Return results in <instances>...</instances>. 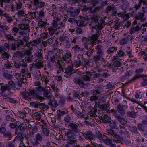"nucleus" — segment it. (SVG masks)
Returning <instances> with one entry per match:
<instances>
[{"label": "nucleus", "instance_id": "obj_20", "mask_svg": "<svg viewBox=\"0 0 147 147\" xmlns=\"http://www.w3.org/2000/svg\"><path fill=\"white\" fill-rule=\"evenodd\" d=\"M142 25L141 24L138 23L136 27H133L129 30V34H132L136 32H138L141 30Z\"/></svg>", "mask_w": 147, "mask_h": 147}, {"label": "nucleus", "instance_id": "obj_60", "mask_svg": "<svg viewBox=\"0 0 147 147\" xmlns=\"http://www.w3.org/2000/svg\"><path fill=\"white\" fill-rule=\"evenodd\" d=\"M33 116L34 118L37 120H40L41 118V116L40 114L38 112H36L33 114Z\"/></svg>", "mask_w": 147, "mask_h": 147}, {"label": "nucleus", "instance_id": "obj_58", "mask_svg": "<svg viewBox=\"0 0 147 147\" xmlns=\"http://www.w3.org/2000/svg\"><path fill=\"white\" fill-rule=\"evenodd\" d=\"M20 122H16L14 123H10L9 124V126L12 128H14L16 127H18L20 125Z\"/></svg>", "mask_w": 147, "mask_h": 147}, {"label": "nucleus", "instance_id": "obj_8", "mask_svg": "<svg viewBox=\"0 0 147 147\" xmlns=\"http://www.w3.org/2000/svg\"><path fill=\"white\" fill-rule=\"evenodd\" d=\"M101 7L96 8L93 10L91 7H88L84 6L82 7V9L84 11L89 13H92L94 14L97 15V14L100 10Z\"/></svg>", "mask_w": 147, "mask_h": 147}, {"label": "nucleus", "instance_id": "obj_9", "mask_svg": "<svg viewBox=\"0 0 147 147\" xmlns=\"http://www.w3.org/2000/svg\"><path fill=\"white\" fill-rule=\"evenodd\" d=\"M27 50H25L22 49L20 51H17L14 53V55L18 58L20 59L21 60H24Z\"/></svg>", "mask_w": 147, "mask_h": 147}, {"label": "nucleus", "instance_id": "obj_50", "mask_svg": "<svg viewBox=\"0 0 147 147\" xmlns=\"http://www.w3.org/2000/svg\"><path fill=\"white\" fill-rule=\"evenodd\" d=\"M10 56V55L8 54L7 52H6L4 53L1 54V57L3 60H7L8 59Z\"/></svg>", "mask_w": 147, "mask_h": 147}, {"label": "nucleus", "instance_id": "obj_48", "mask_svg": "<svg viewBox=\"0 0 147 147\" xmlns=\"http://www.w3.org/2000/svg\"><path fill=\"white\" fill-rule=\"evenodd\" d=\"M25 129V126L24 125H21V124H20V125L16 128V130H17L18 132L19 131L21 132L22 131H24Z\"/></svg>", "mask_w": 147, "mask_h": 147}, {"label": "nucleus", "instance_id": "obj_24", "mask_svg": "<svg viewBox=\"0 0 147 147\" xmlns=\"http://www.w3.org/2000/svg\"><path fill=\"white\" fill-rule=\"evenodd\" d=\"M68 126L70 127L72 131L75 132L77 133L78 132V127L79 126V125L78 123L74 124L71 123L68 125Z\"/></svg>", "mask_w": 147, "mask_h": 147}, {"label": "nucleus", "instance_id": "obj_12", "mask_svg": "<svg viewBox=\"0 0 147 147\" xmlns=\"http://www.w3.org/2000/svg\"><path fill=\"white\" fill-rule=\"evenodd\" d=\"M48 30L49 33L51 36H52L53 34L57 35L59 31V29L57 28L53 23H52V26L51 27L48 28Z\"/></svg>", "mask_w": 147, "mask_h": 147}, {"label": "nucleus", "instance_id": "obj_45", "mask_svg": "<svg viewBox=\"0 0 147 147\" xmlns=\"http://www.w3.org/2000/svg\"><path fill=\"white\" fill-rule=\"evenodd\" d=\"M109 105L108 104H105L102 105L100 107L101 109L105 111H108L109 109Z\"/></svg>", "mask_w": 147, "mask_h": 147}, {"label": "nucleus", "instance_id": "obj_39", "mask_svg": "<svg viewBox=\"0 0 147 147\" xmlns=\"http://www.w3.org/2000/svg\"><path fill=\"white\" fill-rule=\"evenodd\" d=\"M29 34H26V35H24L23 36H19V37L22 39V41L26 43L28 42V40H29Z\"/></svg>", "mask_w": 147, "mask_h": 147}, {"label": "nucleus", "instance_id": "obj_42", "mask_svg": "<svg viewBox=\"0 0 147 147\" xmlns=\"http://www.w3.org/2000/svg\"><path fill=\"white\" fill-rule=\"evenodd\" d=\"M97 111V109H96L95 108H92L91 110L89 112V115L91 117H95L97 116V115L96 114Z\"/></svg>", "mask_w": 147, "mask_h": 147}, {"label": "nucleus", "instance_id": "obj_46", "mask_svg": "<svg viewBox=\"0 0 147 147\" xmlns=\"http://www.w3.org/2000/svg\"><path fill=\"white\" fill-rule=\"evenodd\" d=\"M116 50L117 49H115L114 47H110L107 50V52L108 54H109L111 53H113L115 51L116 52Z\"/></svg>", "mask_w": 147, "mask_h": 147}, {"label": "nucleus", "instance_id": "obj_40", "mask_svg": "<svg viewBox=\"0 0 147 147\" xmlns=\"http://www.w3.org/2000/svg\"><path fill=\"white\" fill-rule=\"evenodd\" d=\"M97 38V36H96V35L94 34L92 35L91 38H90V44H92V47L93 45V43H95L96 41Z\"/></svg>", "mask_w": 147, "mask_h": 147}, {"label": "nucleus", "instance_id": "obj_52", "mask_svg": "<svg viewBox=\"0 0 147 147\" xmlns=\"http://www.w3.org/2000/svg\"><path fill=\"white\" fill-rule=\"evenodd\" d=\"M120 22L121 21L120 20H116L115 21V24L113 27V28H115L116 29H118L120 26Z\"/></svg>", "mask_w": 147, "mask_h": 147}, {"label": "nucleus", "instance_id": "obj_31", "mask_svg": "<svg viewBox=\"0 0 147 147\" xmlns=\"http://www.w3.org/2000/svg\"><path fill=\"white\" fill-rule=\"evenodd\" d=\"M41 61L36 59L35 61L34 65L38 69H40L42 67H43V62Z\"/></svg>", "mask_w": 147, "mask_h": 147}, {"label": "nucleus", "instance_id": "obj_35", "mask_svg": "<svg viewBox=\"0 0 147 147\" xmlns=\"http://www.w3.org/2000/svg\"><path fill=\"white\" fill-rule=\"evenodd\" d=\"M121 65V63L118 61H115L113 62V63L110 64L109 65L108 68H113V67H119Z\"/></svg>", "mask_w": 147, "mask_h": 147}, {"label": "nucleus", "instance_id": "obj_6", "mask_svg": "<svg viewBox=\"0 0 147 147\" xmlns=\"http://www.w3.org/2000/svg\"><path fill=\"white\" fill-rule=\"evenodd\" d=\"M45 58L46 59L49 58V61L50 63H55L56 64L55 61L57 60V57L55 56V54L52 51H49L47 52Z\"/></svg>", "mask_w": 147, "mask_h": 147}, {"label": "nucleus", "instance_id": "obj_26", "mask_svg": "<svg viewBox=\"0 0 147 147\" xmlns=\"http://www.w3.org/2000/svg\"><path fill=\"white\" fill-rule=\"evenodd\" d=\"M115 117L120 123L121 125L125 126L127 123V121L123 119L121 116L117 115H116Z\"/></svg>", "mask_w": 147, "mask_h": 147}, {"label": "nucleus", "instance_id": "obj_11", "mask_svg": "<svg viewBox=\"0 0 147 147\" xmlns=\"http://www.w3.org/2000/svg\"><path fill=\"white\" fill-rule=\"evenodd\" d=\"M87 17H82L80 18V19L76 20V24L78 26L83 27L85 26L88 23Z\"/></svg>", "mask_w": 147, "mask_h": 147}, {"label": "nucleus", "instance_id": "obj_37", "mask_svg": "<svg viewBox=\"0 0 147 147\" xmlns=\"http://www.w3.org/2000/svg\"><path fill=\"white\" fill-rule=\"evenodd\" d=\"M108 123L112 129H118V127L116 125V122L113 120L110 121Z\"/></svg>", "mask_w": 147, "mask_h": 147}, {"label": "nucleus", "instance_id": "obj_15", "mask_svg": "<svg viewBox=\"0 0 147 147\" xmlns=\"http://www.w3.org/2000/svg\"><path fill=\"white\" fill-rule=\"evenodd\" d=\"M143 69L141 68H139L135 70V72L136 74L135 75V76H134L133 78L128 82L127 83H128L131 82L134 80L137 79H138L141 78L142 75H140V74L142 72Z\"/></svg>", "mask_w": 147, "mask_h": 147}, {"label": "nucleus", "instance_id": "obj_43", "mask_svg": "<svg viewBox=\"0 0 147 147\" xmlns=\"http://www.w3.org/2000/svg\"><path fill=\"white\" fill-rule=\"evenodd\" d=\"M63 44L64 47L68 49L71 46L70 42L69 40V39L68 38L67 39L64 41L63 42Z\"/></svg>", "mask_w": 147, "mask_h": 147}, {"label": "nucleus", "instance_id": "obj_38", "mask_svg": "<svg viewBox=\"0 0 147 147\" xmlns=\"http://www.w3.org/2000/svg\"><path fill=\"white\" fill-rule=\"evenodd\" d=\"M57 118L59 120L61 119V117L63 116L65 114V111L59 110L57 111Z\"/></svg>", "mask_w": 147, "mask_h": 147}, {"label": "nucleus", "instance_id": "obj_61", "mask_svg": "<svg viewBox=\"0 0 147 147\" xmlns=\"http://www.w3.org/2000/svg\"><path fill=\"white\" fill-rule=\"evenodd\" d=\"M90 93L87 91L82 92L79 95V97L81 98L83 97H87L89 95Z\"/></svg>", "mask_w": 147, "mask_h": 147}, {"label": "nucleus", "instance_id": "obj_1", "mask_svg": "<svg viewBox=\"0 0 147 147\" xmlns=\"http://www.w3.org/2000/svg\"><path fill=\"white\" fill-rule=\"evenodd\" d=\"M92 76V74L90 73L86 72L82 76L81 78H80L81 75L76 73L73 79V81L75 84H78L80 87L85 88L86 86H88V84H84L83 80L85 81H90L91 80Z\"/></svg>", "mask_w": 147, "mask_h": 147}, {"label": "nucleus", "instance_id": "obj_21", "mask_svg": "<svg viewBox=\"0 0 147 147\" xmlns=\"http://www.w3.org/2000/svg\"><path fill=\"white\" fill-rule=\"evenodd\" d=\"M3 76L5 78L8 80H11L13 78L11 75V72H9L7 70H5L3 71L2 73Z\"/></svg>", "mask_w": 147, "mask_h": 147}, {"label": "nucleus", "instance_id": "obj_22", "mask_svg": "<svg viewBox=\"0 0 147 147\" xmlns=\"http://www.w3.org/2000/svg\"><path fill=\"white\" fill-rule=\"evenodd\" d=\"M95 49L97 50L96 53L97 55L103 57L104 55V52L102 49V46L100 45L97 46L95 47Z\"/></svg>", "mask_w": 147, "mask_h": 147}, {"label": "nucleus", "instance_id": "obj_10", "mask_svg": "<svg viewBox=\"0 0 147 147\" xmlns=\"http://www.w3.org/2000/svg\"><path fill=\"white\" fill-rule=\"evenodd\" d=\"M24 45V42L22 40L18 39L14 41V43L12 44L10 46V49L14 50L16 49V48H19V47L22 46Z\"/></svg>", "mask_w": 147, "mask_h": 147}, {"label": "nucleus", "instance_id": "obj_25", "mask_svg": "<svg viewBox=\"0 0 147 147\" xmlns=\"http://www.w3.org/2000/svg\"><path fill=\"white\" fill-rule=\"evenodd\" d=\"M18 26L21 29L25 30L27 32H29L30 31V26L27 24H21Z\"/></svg>", "mask_w": 147, "mask_h": 147}, {"label": "nucleus", "instance_id": "obj_23", "mask_svg": "<svg viewBox=\"0 0 147 147\" xmlns=\"http://www.w3.org/2000/svg\"><path fill=\"white\" fill-rule=\"evenodd\" d=\"M15 134L17 135V137H18V140L21 141L22 142L24 137H25V135L24 133L21 131H17V130H16Z\"/></svg>", "mask_w": 147, "mask_h": 147}, {"label": "nucleus", "instance_id": "obj_36", "mask_svg": "<svg viewBox=\"0 0 147 147\" xmlns=\"http://www.w3.org/2000/svg\"><path fill=\"white\" fill-rule=\"evenodd\" d=\"M101 119L102 120V122L105 123H109V122L110 121V118L108 117V115L107 114L105 115L103 117H101Z\"/></svg>", "mask_w": 147, "mask_h": 147}, {"label": "nucleus", "instance_id": "obj_19", "mask_svg": "<svg viewBox=\"0 0 147 147\" xmlns=\"http://www.w3.org/2000/svg\"><path fill=\"white\" fill-rule=\"evenodd\" d=\"M82 136L85 139H89L91 141L93 140L94 135L91 131H89L85 133H83Z\"/></svg>", "mask_w": 147, "mask_h": 147}, {"label": "nucleus", "instance_id": "obj_2", "mask_svg": "<svg viewBox=\"0 0 147 147\" xmlns=\"http://www.w3.org/2000/svg\"><path fill=\"white\" fill-rule=\"evenodd\" d=\"M89 17H87L88 21L90 22V25L92 26V29H102V25L100 24L98 22V18L100 16L90 13Z\"/></svg>", "mask_w": 147, "mask_h": 147}, {"label": "nucleus", "instance_id": "obj_4", "mask_svg": "<svg viewBox=\"0 0 147 147\" xmlns=\"http://www.w3.org/2000/svg\"><path fill=\"white\" fill-rule=\"evenodd\" d=\"M106 132L107 134L111 137H113L114 138L116 139L117 140L113 139V141L115 142L117 141H121L122 140V138L119 136L114 131L111 129H107L106 130Z\"/></svg>", "mask_w": 147, "mask_h": 147}, {"label": "nucleus", "instance_id": "obj_30", "mask_svg": "<svg viewBox=\"0 0 147 147\" xmlns=\"http://www.w3.org/2000/svg\"><path fill=\"white\" fill-rule=\"evenodd\" d=\"M38 131V127L36 125L35 123L34 124L32 127L30 129L29 131V134L31 135H33L35 133H36Z\"/></svg>", "mask_w": 147, "mask_h": 147}, {"label": "nucleus", "instance_id": "obj_5", "mask_svg": "<svg viewBox=\"0 0 147 147\" xmlns=\"http://www.w3.org/2000/svg\"><path fill=\"white\" fill-rule=\"evenodd\" d=\"M60 53H62L63 57L62 59L66 63H69L71 60V53L67 50L63 51L62 50H59Z\"/></svg>", "mask_w": 147, "mask_h": 147}, {"label": "nucleus", "instance_id": "obj_7", "mask_svg": "<svg viewBox=\"0 0 147 147\" xmlns=\"http://www.w3.org/2000/svg\"><path fill=\"white\" fill-rule=\"evenodd\" d=\"M67 20V19L64 18L62 21L60 22L59 19H56L54 20L53 23L59 30V29L63 28L65 26V23Z\"/></svg>", "mask_w": 147, "mask_h": 147}, {"label": "nucleus", "instance_id": "obj_63", "mask_svg": "<svg viewBox=\"0 0 147 147\" xmlns=\"http://www.w3.org/2000/svg\"><path fill=\"white\" fill-rule=\"evenodd\" d=\"M74 63L75 66H79L81 64V60L77 59V60L74 61Z\"/></svg>", "mask_w": 147, "mask_h": 147}, {"label": "nucleus", "instance_id": "obj_16", "mask_svg": "<svg viewBox=\"0 0 147 147\" xmlns=\"http://www.w3.org/2000/svg\"><path fill=\"white\" fill-rule=\"evenodd\" d=\"M67 12L70 14L72 17H75L79 14L80 10L78 9H74L73 7H71L67 10Z\"/></svg>", "mask_w": 147, "mask_h": 147}, {"label": "nucleus", "instance_id": "obj_59", "mask_svg": "<svg viewBox=\"0 0 147 147\" xmlns=\"http://www.w3.org/2000/svg\"><path fill=\"white\" fill-rule=\"evenodd\" d=\"M91 92L93 95L98 94L100 93V89L97 88L96 89L91 90Z\"/></svg>", "mask_w": 147, "mask_h": 147}, {"label": "nucleus", "instance_id": "obj_29", "mask_svg": "<svg viewBox=\"0 0 147 147\" xmlns=\"http://www.w3.org/2000/svg\"><path fill=\"white\" fill-rule=\"evenodd\" d=\"M4 9L8 11L14 12L15 11V9L14 5L13 4H11L9 5H5Z\"/></svg>", "mask_w": 147, "mask_h": 147}, {"label": "nucleus", "instance_id": "obj_13", "mask_svg": "<svg viewBox=\"0 0 147 147\" xmlns=\"http://www.w3.org/2000/svg\"><path fill=\"white\" fill-rule=\"evenodd\" d=\"M0 133L2 134L5 137H8L10 138H11V133L9 131H6V128L3 126L0 127Z\"/></svg>", "mask_w": 147, "mask_h": 147}, {"label": "nucleus", "instance_id": "obj_28", "mask_svg": "<svg viewBox=\"0 0 147 147\" xmlns=\"http://www.w3.org/2000/svg\"><path fill=\"white\" fill-rule=\"evenodd\" d=\"M57 63L59 65V69L63 70L65 69V64L62 59H59L57 61Z\"/></svg>", "mask_w": 147, "mask_h": 147}, {"label": "nucleus", "instance_id": "obj_47", "mask_svg": "<svg viewBox=\"0 0 147 147\" xmlns=\"http://www.w3.org/2000/svg\"><path fill=\"white\" fill-rule=\"evenodd\" d=\"M64 120L65 122L67 124H69L71 120V117L68 115H66L64 118Z\"/></svg>", "mask_w": 147, "mask_h": 147}, {"label": "nucleus", "instance_id": "obj_14", "mask_svg": "<svg viewBox=\"0 0 147 147\" xmlns=\"http://www.w3.org/2000/svg\"><path fill=\"white\" fill-rule=\"evenodd\" d=\"M28 15L25 14L23 10L19 11L13 16V17L16 21H18L21 19V17H27Z\"/></svg>", "mask_w": 147, "mask_h": 147}, {"label": "nucleus", "instance_id": "obj_3", "mask_svg": "<svg viewBox=\"0 0 147 147\" xmlns=\"http://www.w3.org/2000/svg\"><path fill=\"white\" fill-rule=\"evenodd\" d=\"M127 102L123 100L121 104H119L116 107L117 111L119 114L122 117H124L125 115V110L128 108L127 105Z\"/></svg>", "mask_w": 147, "mask_h": 147}, {"label": "nucleus", "instance_id": "obj_33", "mask_svg": "<svg viewBox=\"0 0 147 147\" xmlns=\"http://www.w3.org/2000/svg\"><path fill=\"white\" fill-rule=\"evenodd\" d=\"M53 40L51 38L48 39L46 41H42V44L43 46L45 47L47 46H49L51 45L53 43Z\"/></svg>", "mask_w": 147, "mask_h": 147}, {"label": "nucleus", "instance_id": "obj_34", "mask_svg": "<svg viewBox=\"0 0 147 147\" xmlns=\"http://www.w3.org/2000/svg\"><path fill=\"white\" fill-rule=\"evenodd\" d=\"M47 24V22L43 21L41 19H39L38 21V25L40 28L45 27Z\"/></svg>", "mask_w": 147, "mask_h": 147}, {"label": "nucleus", "instance_id": "obj_57", "mask_svg": "<svg viewBox=\"0 0 147 147\" xmlns=\"http://www.w3.org/2000/svg\"><path fill=\"white\" fill-rule=\"evenodd\" d=\"M129 72H131V71H127L125 74V75L123 76H121L120 77V78L122 79L123 80H124L125 79H127L129 77L130 75Z\"/></svg>", "mask_w": 147, "mask_h": 147}, {"label": "nucleus", "instance_id": "obj_51", "mask_svg": "<svg viewBox=\"0 0 147 147\" xmlns=\"http://www.w3.org/2000/svg\"><path fill=\"white\" fill-rule=\"evenodd\" d=\"M93 59L96 63H97L99 61L103 59V58L97 55L94 56Z\"/></svg>", "mask_w": 147, "mask_h": 147}, {"label": "nucleus", "instance_id": "obj_62", "mask_svg": "<svg viewBox=\"0 0 147 147\" xmlns=\"http://www.w3.org/2000/svg\"><path fill=\"white\" fill-rule=\"evenodd\" d=\"M29 92L31 95L34 97H35L37 94L36 90L34 89H29Z\"/></svg>", "mask_w": 147, "mask_h": 147}, {"label": "nucleus", "instance_id": "obj_17", "mask_svg": "<svg viewBox=\"0 0 147 147\" xmlns=\"http://www.w3.org/2000/svg\"><path fill=\"white\" fill-rule=\"evenodd\" d=\"M65 136L68 139H74L76 138V134L73 132L71 130H69L68 131L64 132Z\"/></svg>", "mask_w": 147, "mask_h": 147}, {"label": "nucleus", "instance_id": "obj_56", "mask_svg": "<svg viewBox=\"0 0 147 147\" xmlns=\"http://www.w3.org/2000/svg\"><path fill=\"white\" fill-rule=\"evenodd\" d=\"M34 55L36 57H38L40 60H41L43 59L42 55L41 52V51H40V52L38 51L35 53Z\"/></svg>", "mask_w": 147, "mask_h": 147}, {"label": "nucleus", "instance_id": "obj_27", "mask_svg": "<svg viewBox=\"0 0 147 147\" xmlns=\"http://www.w3.org/2000/svg\"><path fill=\"white\" fill-rule=\"evenodd\" d=\"M144 16V14L143 13H139L138 14L135 15V18L136 19L140 20L141 22H143L146 20V18H143Z\"/></svg>", "mask_w": 147, "mask_h": 147}, {"label": "nucleus", "instance_id": "obj_18", "mask_svg": "<svg viewBox=\"0 0 147 147\" xmlns=\"http://www.w3.org/2000/svg\"><path fill=\"white\" fill-rule=\"evenodd\" d=\"M26 56L24 58V60L26 62L30 63L32 61L33 55L32 54L30 50H27V53L26 55Z\"/></svg>", "mask_w": 147, "mask_h": 147}, {"label": "nucleus", "instance_id": "obj_44", "mask_svg": "<svg viewBox=\"0 0 147 147\" xmlns=\"http://www.w3.org/2000/svg\"><path fill=\"white\" fill-rule=\"evenodd\" d=\"M8 84L11 87V89L13 88L14 89H17L16 84L13 82L12 80H10L8 82Z\"/></svg>", "mask_w": 147, "mask_h": 147}, {"label": "nucleus", "instance_id": "obj_49", "mask_svg": "<svg viewBox=\"0 0 147 147\" xmlns=\"http://www.w3.org/2000/svg\"><path fill=\"white\" fill-rule=\"evenodd\" d=\"M19 30V28L17 27H13L11 30V32L13 35L15 36L16 35V34L18 32Z\"/></svg>", "mask_w": 147, "mask_h": 147}, {"label": "nucleus", "instance_id": "obj_55", "mask_svg": "<svg viewBox=\"0 0 147 147\" xmlns=\"http://www.w3.org/2000/svg\"><path fill=\"white\" fill-rule=\"evenodd\" d=\"M42 135L39 133H37L35 135V139L41 142L42 140Z\"/></svg>", "mask_w": 147, "mask_h": 147}, {"label": "nucleus", "instance_id": "obj_41", "mask_svg": "<svg viewBox=\"0 0 147 147\" xmlns=\"http://www.w3.org/2000/svg\"><path fill=\"white\" fill-rule=\"evenodd\" d=\"M73 66L72 65L68 66L66 68H65V73L66 74H71L73 70Z\"/></svg>", "mask_w": 147, "mask_h": 147}, {"label": "nucleus", "instance_id": "obj_32", "mask_svg": "<svg viewBox=\"0 0 147 147\" xmlns=\"http://www.w3.org/2000/svg\"><path fill=\"white\" fill-rule=\"evenodd\" d=\"M1 90L3 92H5L6 91L9 90L11 89V87L7 84H1Z\"/></svg>", "mask_w": 147, "mask_h": 147}, {"label": "nucleus", "instance_id": "obj_53", "mask_svg": "<svg viewBox=\"0 0 147 147\" xmlns=\"http://www.w3.org/2000/svg\"><path fill=\"white\" fill-rule=\"evenodd\" d=\"M129 36H126L123 39L120 41V44L121 45H123L126 44L129 40Z\"/></svg>", "mask_w": 147, "mask_h": 147}, {"label": "nucleus", "instance_id": "obj_54", "mask_svg": "<svg viewBox=\"0 0 147 147\" xmlns=\"http://www.w3.org/2000/svg\"><path fill=\"white\" fill-rule=\"evenodd\" d=\"M44 93L43 95L44 97L47 98H49L51 96V94L49 93V91L48 90H47L45 89V90L43 91Z\"/></svg>", "mask_w": 147, "mask_h": 147}, {"label": "nucleus", "instance_id": "obj_64", "mask_svg": "<svg viewBox=\"0 0 147 147\" xmlns=\"http://www.w3.org/2000/svg\"><path fill=\"white\" fill-rule=\"evenodd\" d=\"M121 133V134H123L124 135V137L125 138H127L128 139L130 138V136L129 135V133L128 131H122Z\"/></svg>", "mask_w": 147, "mask_h": 147}]
</instances>
